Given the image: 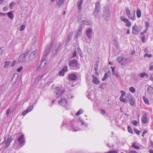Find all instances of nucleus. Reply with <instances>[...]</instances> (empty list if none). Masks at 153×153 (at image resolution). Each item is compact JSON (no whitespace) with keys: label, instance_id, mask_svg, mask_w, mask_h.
<instances>
[{"label":"nucleus","instance_id":"f257e3e1","mask_svg":"<svg viewBox=\"0 0 153 153\" xmlns=\"http://www.w3.org/2000/svg\"><path fill=\"white\" fill-rule=\"evenodd\" d=\"M110 16L109 6L108 5H106L103 8V17L105 21H108L109 19Z\"/></svg>","mask_w":153,"mask_h":153},{"label":"nucleus","instance_id":"f03ea898","mask_svg":"<svg viewBox=\"0 0 153 153\" xmlns=\"http://www.w3.org/2000/svg\"><path fill=\"white\" fill-rule=\"evenodd\" d=\"M100 10V4L99 2H97L95 3V7L94 10L93 14L95 17H97Z\"/></svg>","mask_w":153,"mask_h":153},{"label":"nucleus","instance_id":"7ed1b4c3","mask_svg":"<svg viewBox=\"0 0 153 153\" xmlns=\"http://www.w3.org/2000/svg\"><path fill=\"white\" fill-rule=\"evenodd\" d=\"M68 65L71 69H75L77 66V61L75 59L71 60L69 62Z\"/></svg>","mask_w":153,"mask_h":153},{"label":"nucleus","instance_id":"20e7f679","mask_svg":"<svg viewBox=\"0 0 153 153\" xmlns=\"http://www.w3.org/2000/svg\"><path fill=\"white\" fill-rule=\"evenodd\" d=\"M128 98L130 102V104L131 105H134L135 102V99L131 93L128 94Z\"/></svg>","mask_w":153,"mask_h":153},{"label":"nucleus","instance_id":"39448f33","mask_svg":"<svg viewBox=\"0 0 153 153\" xmlns=\"http://www.w3.org/2000/svg\"><path fill=\"white\" fill-rule=\"evenodd\" d=\"M28 52V50H27L25 53L21 55L19 58V61L21 62L25 61L26 57V56L27 55Z\"/></svg>","mask_w":153,"mask_h":153},{"label":"nucleus","instance_id":"423d86ee","mask_svg":"<svg viewBox=\"0 0 153 153\" xmlns=\"http://www.w3.org/2000/svg\"><path fill=\"white\" fill-rule=\"evenodd\" d=\"M36 52L35 51L33 52L29 56V59L31 61H34L36 58Z\"/></svg>","mask_w":153,"mask_h":153},{"label":"nucleus","instance_id":"0eeeda50","mask_svg":"<svg viewBox=\"0 0 153 153\" xmlns=\"http://www.w3.org/2000/svg\"><path fill=\"white\" fill-rule=\"evenodd\" d=\"M83 28V27L81 25L79 27V29L76 31V33L75 35V37L76 39L78 36L81 35L82 30Z\"/></svg>","mask_w":153,"mask_h":153},{"label":"nucleus","instance_id":"6e6552de","mask_svg":"<svg viewBox=\"0 0 153 153\" xmlns=\"http://www.w3.org/2000/svg\"><path fill=\"white\" fill-rule=\"evenodd\" d=\"M53 44V42H51L50 43L49 46H48L46 48V49L44 53V54L47 56L50 52L51 51V48L52 47Z\"/></svg>","mask_w":153,"mask_h":153},{"label":"nucleus","instance_id":"1a4fd4ad","mask_svg":"<svg viewBox=\"0 0 153 153\" xmlns=\"http://www.w3.org/2000/svg\"><path fill=\"white\" fill-rule=\"evenodd\" d=\"M55 95L56 98H59L60 95V89L59 87H57L56 88L55 90Z\"/></svg>","mask_w":153,"mask_h":153},{"label":"nucleus","instance_id":"9d476101","mask_svg":"<svg viewBox=\"0 0 153 153\" xmlns=\"http://www.w3.org/2000/svg\"><path fill=\"white\" fill-rule=\"evenodd\" d=\"M18 140L20 145H23L25 141L24 140V135H22L20 136L18 139Z\"/></svg>","mask_w":153,"mask_h":153},{"label":"nucleus","instance_id":"9b49d317","mask_svg":"<svg viewBox=\"0 0 153 153\" xmlns=\"http://www.w3.org/2000/svg\"><path fill=\"white\" fill-rule=\"evenodd\" d=\"M59 103L63 106H65L67 105V101L65 99L63 98L59 101Z\"/></svg>","mask_w":153,"mask_h":153},{"label":"nucleus","instance_id":"f8f14e48","mask_svg":"<svg viewBox=\"0 0 153 153\" xmlns=\"http://www.w3.org/2000/svg\"><path fill=\"white\" fill-rule=\"evenodd\" d=\"M61 47V43L59 42H58L56 43V46L55 48V52L56 53L58 52V51L59 50Z\"/></svg>","mask_w":153,"mask_h":153},{"label":"nucleus","instance_id":"ddd939ff","mask_svg":"<svg viewBox=\"0 0 153 153\" xmlns=\"http://www.w3.org/2000/svg\"><path fill=\"white\" fill-rule=\"evenodd\" d=\"M92 30L91 28L88 29L86 31V34L88 37L90 39L92 35Z\"/></svg>","mask_w":153,"mask_h":153},{"label":"nucleus","instance_id":"4468645a","mask_svg":"<svg viewBox=\"0 0 153 153\" xmlns=\"http://www.w3.org/2000/svg\"><path fill=\"white\" fill-rule=\"evenodd\" d=\"M77 78L76 76L74 74H69L68 78L71 80H76Z\"/></svg>","mask_w":153,"mask_h":153},{"label":"nucleus","instance_id":"2eb2a0df","mask_svg":"<svg viewBox=\"0 0 153 153\" xmlns=\"http://www.w3.org/2000/svg\"><path fill=\"white\" fill-rule=\"evenodd\" d=\"M13 139V138L12 137L10 136H8V139L5 142V144L6 145V147H7L9 145Z\"/></svg>","mask_w":153,"mask_h":153},{"label":"nucleus","instance_id":"dca6fc26","mask_svg":"<svg viewBox=\"0 0 153 153\" xmlns=\"http://www.w3.org/2000/svg\"><path fill=\"white\" fill-rule=\"evenodd\" d=\"M147 93L149 94H153V88L151 86H149L147 89Z\"/></svg>","mask_w":153,"mask_h":153},{"label":"nucleus","instance_id":"f3484780","mask_svg":"<svg viewBox=\"0 0 153 153\" xmlns=\"http://www.w3.org/2000/svg\"><path fill=\"white\" fill-rule=\"evenodd\" d=\"M92 76L93 78V83L95 84H98L100 82V81L98 80L97 78L94 75H93Z\"/></svg>","mask_w":153,"mask_h":153},{"label":"nucleus","instance_id":"a211bd4d","mask_svg":"<svg viewBox=\"0 0 153 153\" xmlns=\"http://www.w3.org/2000/svg\"><path fill=\"white\" fill-rule=\"evenodd\" d=\"M82 1L83 0H79L77 3L78 9L80 11H81L82 9L81 5L82 3Z\"/></svg>","mask_w":153,"mask_h":153},{"label":"nucleus","instance_id":"6ab92c4d","mask_svg":"<svg viewBox=\"0 0 153 153\" xmlns=\"http://www.w3.org/2000/svg\"><path fill=\"white\" fill-rule=\"evenodd\" d=\"M142 121L143 123H146L147 122V115L146 113L143 115L142 118Z\"/></svg>","mask_w":153,"mask_h":153},{"label":"nucleus","instance_id":"aec40b11","mask_svg":"<svg viewBox=\"0 0 153 153\" xmlns=\"http://www.w3.org/2000/svg\"><path fill=\"white\" fill-rule=\"evenodd\" d=\"M8 17L11 19H13L14 18V16L12 11H10L7 13Z\"/></svg>","mask_w":153,"mask_h":153},{"label":"nucleus","instance_id":"412c9836","mask_svg":"<svg viewBox=\"0 0 153 153\" xmlns=\"http://www.w3.org/2000/svg\"><path fill=\"white\" fill-rule=\"evenodd\" d=\"M45 64V62L43 63L42 62H41V63L37 67V68L39 70H40L44 68V66Z\"/></svg>","mask_w":153,"mask_h":153},{"label":"nucleus","instance_id":"4be33fe9","mask_svg":"<svg viewBox=\"0 0 153 153\" xmlns=\"http://www.w3.org/2000/svg\"><path fill=\"white\" fill-rule=\"evenodd\" d=\"M139 76L142 78H143L145 76H146V77H149V75L145 72L140 73L139 74Z\"/></svg>","mask_w":153,"mask_h":153},{"label":"nucleus","instance_id":"5701e85b","mask_svg":"<svg viewBox=\"0 0 153 153\" xmlns=\"http://www.w3.org/2000/svg\"><path fill=\"white\" fill-rule=\"evenodd\" d=\"M136 14L137 17L138 18H140L141 15V12L140 9H138L136 12Z\"/></svg>","mask_w":153,"mask_h":153},{"label":"nucleus","instance_id":"b1692460","mask_svg":"<svg viewBox=\"0 0 153 153\" xmlns=\"http://www.w3.org/2000/svg\"><path fill=\"white\" fill-rule=\"evenodd\" d=\"M64 0H57V4L58 6L62 5L64 2Z\"/></svg>","mask_w":153,"mask_h":153},{"label":"nucleus","instance_id":"393cba45","mask_svg":"<svg viewBox=\"0 0 153 153\" xmlns=\"http://www.w3.org/2000/svg\"><path fill=\"white\" fill-rule=\"evenodd\" d=\"M132 29H134L137 32H139L140 31V27L137 25H135L132 27Z\"/></svg>","mask_w":153,"mask_h":153},{"label":"nucleus","instance_id":"a878e982","mask_svg":"<svg viewBox=\"0 0 153 153\" xmlns=\"http://www.w3.org/2000/svg\"><path fill=\"white\" fill-rule=\"evenodd\" d=\"M128 17L129 18L134 20V14L133 13H131V14H129V15H128Z\"/></svg>","mask_w":153,"mask_h":153},{"label":"nucleus","instance_id":"bb28decb","mask_svg":"<svg viewBox=\"0 0 153 153\" xmlns=\"http://www.w3.org/2000/svg\"><path fill=\"white\" fill-rule=\"evenodd\" d=\"M112 69V72L113 74L115 76H117V77H118L117 74L115 72L114 68V67H111Z\"/></svg>","mask_w":153,"mask_h":153},{"label":"nucleus","instance_id":"cd10ccee","mask_svg":"<svg viewBox=\"0 0 153 153\" xmlns=\"http://www.w3.org/2000/svg\"><path fill=\"white\" fill-rule=\"evenodd\" d=\"M123 97H120V101L125 103H127L128 102L127 100Z\"/></svg>","mask_w":153,"mask_h":153},{"label":"nucleus","instance_id":"c85d7f7f","mask_svg":"<svg viewBox=\"0 0 153 153\" xmlns=\"http://www.w3.org/2000/svg\"><path fill=\"white\" fill-rule=\"evenodd\" d=\"M83 112V111L82 109H79L76 113V116H79L80 114H81Z\"/></svg>","mask_w":153,"mask_h":153},{"label":"nucleus","instance_id":"c756f323","mask_svg":"<svg viewBox=\"0 0 153 153\" xmlns=\"http://www.w3.org/2000/svg\"><path fill=\"white\" fill-rule=\"evenodd\" d=\"M131 147L134 148L135 149H140V147L135 145V143H134L133 145L131 146Z\"/></svg>","mask_w":153,"mask_h":153},{"label":"nucleus","instance_id":"7c9ffc66","mask_svg":"<svg viewBox=\"0 0 153 153\" xmlns=\"http://www.w3.org/2000/svg\"><path fill=\"white\" fill-rule=\"evenodd\" d=\"M129 91L133 93L135 91V89L134 87H131L129 88Z\"/></svg>","mask_w":153,"mask_h":153},{"label":"nucleus","instance_id":"2f4dec72","mask_svg":"<svg viewBox=\"0 0 153 153\" xmlns=\"http://www.w3.org/2000/svg\"><path fill=\"white\" fill-rule=\"evenodd\" d=\"M77 50L78 52V53L79 54L80 57L82 56V51L79 48H78L77 49Z\"/></svg>","mask_w":153,"mask_h":153},{"label":"nucleus","instance_id":"473e14b6","mask_svg":"<svg viewBox=\"0 0 153 153\" xmlns=\"http://www.w3.org/2000/svg\"><path fill=\"white\" fill-rule=\"evenodd\" d=\"M16 4V3L14 1L12 2L9 4V7L10 9H12L13 6Z\"/></svg>","mask_w":153,"mask_h":153},{"label":"nucleus","instance_id":"72a5a7b5","mask_svg":"<svg viewBox=\"0 0 153 153\" xmlns=\"http://www.w3.org/2000/svg\"><path fill=\"white\" fill-rule=\"evenodd\" d=\"M126 14L127 16L129 15L130 13V10L128 7H126Z\"/></svg>","mask_w":153,"mask_h":153},{"label":"nucleus","instance_id":"f704fd0d","mask_svg":"<svg viewBox=\"0 0 153 153\" xmlns=\"http://www.w3.org/2000/svg\"><path fill=\"white\" fill-rule=\"evenodd\" d=\"M149 70L150 71L153 70V62H151L149 64Z\"/></svg>","mask_w":153,"mask_h":153},{"label":"nucleus","instance_id":"c9c22d12","mask_svg":"<svg viewBox=\"0 0 153 153\" xmlns=\"http://www.w3.org/2000/svg\"><path fill=\"white\" fill-rule=\"evenodd\" d=\"M108 77V74L105 73L104 74L103 78L102 79V80L103 81L105 80Z\"/></svg>","mask_w":153,"mask_h":153},{"label":"nucleus","instance_id":"e433bc0d","mask_svg":"<svg viewBox=\"0 0 153 153\" xmlns=\"http://www.w3.org/2000/svg\"><path fill=\"white\" fill-rule=\"evenodd\" d=\"M120 92L121 94L120 97H123L124 96H125L126 94V92L125 91L123 90H122Z\"/></svg>","mask_w":153,"mask_h":153},{"label":"nucleus","instance_id":"4c0bfd02","mask_svg":"<svg viewBox=\"0 0 153 153\" xmlns=\"http://www.w3.org/2000/svg\"><path fill=\"white\" fill-rule=\"evenodd\" d=\"M143 99L146 103L149 104V100L147 98H146L145 97L143 96Z\"/></svg>","mask_w":153,"mask_h":153},{"label":"nucleus","instance_id":"58836bf2","mask_svg":"<svg viewBox=\"0 0 153 153\" xmlns=\"http://www.w3.org/2000/svg\"><path fill=\"white\" fill-rule=\"evenodd\" d=\"M10 63V61H6L5 62L4 65V68H7L9 65Z\"/></svg>","mask_w":153,"mask_h":153},{"label":"nucleus","instance_id":"ea45409f","mask_svg":"<svg viewBox=\"0 0 153 153\" xmlns=\"http://www.w3.org/2000/svg\"><path fill=\"white\" fill-rule=\"evenodd\" d=\"M47 56V55L44 54V55L43 56L42 58V59L41 60V62H42L43 63L44 62L45 60V58Z\"/></svg>","mask_w":153,"mask_h":153},{"label":"nucleus","instance_id":"a19ab883","mask_svg":"<svg viewBox=\"0 0 153 153\" xmlns=\"http://www.w3.org/2000/svg\"><path fill=\"white\" fill-rule=\"evenodd\" d=\"M128 131L130 133L133 134V131L132 128L130 127V126H128Z\"/></svg>","mask_w":153,"mask_h":153},{"label":"nucleus","instance_id":"79ce46f5","mask_svg":"<svg viewBox=\"0 0 153 153\" xmlns=\"http://www.w3.org/2000/svg\"><path fill=\"white\" fill-rule=\"evenodd\" d=\"M123 57L121 56H120L118 57L117 58V60L119 62H122Z\"/></svg>","mask_w":153,"mask_h":153},{"label":"nucleus","instance_id":"37998d69","mask_svg":"<svg viewBox=\"0 0 153 153\" xmlns=\"http://www.w3.org/2000/svg\"><path fill=\"white\" fill-rule=\"evenodd\" d=\"M29 109H28V108L26 109V110L25 111H24L22 113V115H25V114H27V113H28V112H30V111H29Z\"/></svg>","mask_w":153,"mask_h":153},{"label":"nucleus","instance_id":"c03bdc74","mask_svg":"<svg viewBox=\"0 0 153 153\" xmlns=\"http://www.w3.org/2000/svg\"><path fill=\"white\" fill-rule=\"evenodd\" d=\"M79 120L82 123V124L83 125H84L85 126H86L88 125V124L87 123L85 122L82 120H80V119H79Z\"/></svg>","mask_w":153,"mask_h":153},{"label":"nucleus","instance_id":"a18cd8bd","mask_svg":"<svg viewBox=\"0 0 153 153\" xmlns=\"http://www.w3.org/2000/svg\"><path fill=\"white\" fill-rule=\"evenodd\" d=\"M134 131L138 135H139L140 133V131L137 129H134Z\"/></svg>","mask_w":153,"mask_h":153},{"label":"nucleus","instance_id":"49530a36","mask_svg":"<svg viewBox=\"0 0 153 153\" xmlns=\"http://www.w3.org/2000/svg\"><path fill=\"white\" fill-rule=\"evenodd\" d=\"M64 71L62 69L59 73V75L61 76H63L64 75Z\"/></svg>","mask_w":153,"mask_h":153},{"label":"nucleus","instance_id":"de8ad7c7","mask_svg":"<svg viewBox=\"0 0 153 153\" xmlns=\"http://www.w3.org/2000/svg\"><path fill=\"white\" fill-rule=\"evenodd\" d=\"M146 56H147L149 58H150L152 56V55L151 54H148L147 53H146L144 54V57H146Z\"/></svg>","mask_w":153,"mask_h":153},{"label":"nucleus","instance_id":"09e8293b","mask_svg":"<svg viewBox=\"0 0 153 153\" xmlns=\"http://www.w3.org/2000/svg\"><path fill=\"white\" fill-rule=\"evenodd\" d=\"M5 86L4 84H2L0 87L1 90L2 91H3L4 90Z\"/></svg>","mask_w":153,"mask_h":153},{"label":"nucleus","instance_id":"8fccbe9b","mask_svg":"<svg viewBox=\"0 0 153 153\" xmlns=\"http://www.w3.org/2000/svg\"><path fill=\"white\" fill-rule=\"evenodd\" d=\"M25 28V26L23 25H21V28L20 29V30L21 31H23V30Z\"/></svg>","mask_w":153,"mask_h":153},{"label":"nucleus","instance_id":"3c124183","mask_svg":"<svg viewBox=\"0 0 153 153\" xmlns=\"http://www.w3.org/2000/svg\"><path fill=\"white\" fill-rule=\"evenodd\" d=\"M43 76V75H41L39 76L37 78V79L38 80H39L40 79H41Z\"/></svg>","mask_w":153,"mask_h":153},{"label":"nucleus","instance_id":"603ef678","mask_svg":"<svg viewBox=\"0 0 153 153\" xmlns=\"http://www.w3.org/2000/svg\"><path fill=\"white\" fill-rule=\"evenodd\" d=\"M96 66L94 67V69L95 71L97 72L98 70V64L97 63H96Z\"/></svg>","mask_w":153,"mask_h":153},{"label":"nucleus","instance_id":"864d4df0","mask_svg":"<svg viewBox=\"0 0 153 153\" xmlns=\"http://www.w3.org/2000/svg\"><path fill=\"white\" fill-rule=\"evenodd\" d=\"M131 23L130 22H128L126 24V26L127 27H129L131 26Z\"/></svg>","mask_w":153,"mask_h":153},{"label":"nucleus","instance_id":"5fc2aeb1","mask_svg":"<svg viewBox=\"0 0 153 153\" xmlns=\"http://www.w3.org/2000/svg\"><path fill=\"white\" fill-rule=\"evenodd\" d=\"M107 153H117V151L116 150H113L111 151H108Z\"/></svg>","mask_w":153,"mask_h":153},{"label":"nucleus","instance_id":"6e6d98bb","mask_svg":"<svg viewBox=\"0 0 153 153\" xmlns=\"http://www.w3.org/2000/svg\"><path fill=\"white\" fill-rule=\"evenodd\" d=\"M67 68H68V67H67V66H65L63 68V69H62V70L65 72V71H67Z\"/></svg>","mask_w":153,"mask_h":153},{"label":"nucleus","instance_id":"4d7b16f0","mask_svg":"<svg viewBox=\"0 0 153 153\" xmlns=\"http://www.w3.org/2000/svg\"><path fill=\"white\" fill-rule=\"evenodd\" d=\"M137 32L136 30L135 29H132V33H133V34H137V32Z\"/></svg>","mask_w":153,"mask_h":153},{"label":"nucleus","instance_id":"13d9d810","mask_svg":"<svg viewBox=\"0 0 153 153\" xmlns=\"http://www.w3.org/2000/svg\"><path fill=\"white\" fill-rule=\"evenodd\" d=\"M132 124L135 126L137 125V122L136 120H134L132 122Z\"/></svg>","mask_w":153,"mask_h":153},{"label":"nucleus","instance_id":"bf43d9fd","mask_svg":"<svg viewBox=\"0 0 153 153\" xmlns=\"http://www.w3.org/2000/svg\"><path fill=\"white\" fill-rule=\"evenodd\" d=\"M23 69V67H21L17 69V71L19 72H20Z\"/></svg>","mask_w":153,"mask_h":153},{"label":"nucleus","instance_id":"052dcab7","mask_svg":"<svg viewBox=\"0 0 153 153\" xmlns=\"http://www.w3.org/2000/svg\"><path fill=\"white\" fill-rule=\"evenodd\" d=\"M101 113L102 114L104 115L105 114V111L104 110L102 109L101 111Z\"/></svg>","mask_w":153,"mask_h":153},{"label":"nucleus","instance_id":"680f3d73","mask_svg":"<svg viewBox=\"0 0 153 153\" xmlns=\"http://www.w3.org/2000/svg\"><path fill=\"white\" fill-rule=\"evenodd\" d=\"M33 105H32L30 107L28 108L29 109V111H31L33 109Z\"/></svg>","mask_w":153,"mask_h":153},{"label":"nucleus","instance_id":"e2e57ef3","mask_svg":"<svg viewBox=\"0 0 153 153\" xmlns=\"http://www.w3.org/2000/svg\"><path fill=\"white\" fill-rule=\"evenodd\" d=\"M145 24L146 26L147 27V29L149 26V23L148 22H146Z\"/></svg>","mask_w":153,"mask_h":153},{"label":"nucleus","instance_id":"0e129e2a","mask_svg":"<svg viewBox=\"0 0 153 153\" xmlns=\"http://www.w3.org/2000/svg\"><path fill=\"white\" fill-rule=\"evenodd\" d=\"M10 109H8L7 110V111H6V115L7 116L9 115V113H10Z\"/></svg>","mask_w":153,"mask_h":153},{"label":"nucleus","instance_id":"69168bd1","mask_svg":"<svg viewBox=\"0 0 153 153\" xmlns=\"http://www.w3.org/2000/svg\"><path fill=\"white\" fill-rule=\"evenodd\" d=\"M77 55V53L76 51H75L73 54V57H74L76 56Z\"/></svg>","mask_w":153,"mask_h":153},{"label":"nucleus","instance_id":"338daca9","mask_svg":"<svg viewBox=\"0 0 153 153\" xmlns=\"http://www.w3.org/2000/svg\"><path fill=\"white\" fill-rule=\"evenodd\" d=\"M128 153H138L135 151L131 150V151H129Z\"/></svg>","mask_w":153,"mask_h":153},{"label":"nucleus","instance_id":"774afa93","mask_svg":"<svg viewBox=\"0 0 153 153\" xmlns=\"http://www.w3.org/2000/svg\"><path fill=\"white\" fill-rule=\"evenodd\" d=\"M150 144L152 148H153V142L152 141H150Z\"/></svg>","mask_w":153,"mask_h":153}]
</instances>
